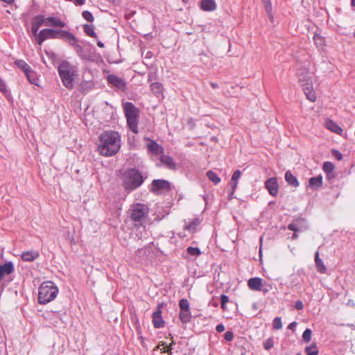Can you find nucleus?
Segmentation results:
<instances>
[{"label":"nucleus","instance_id":"obj_1","mask_svg":"<svg viewBox=\"0 0 355 355\" xmlns=\"http://www.w3.org/2000/svg\"><path fill=\"white\" fill-rule=\"evenodd\" d=\"M98 150L99 153L105 157L115 155L121 148V136L114 130L103 132L99 137Z\"/></svg>","mask_w":355,"mask_h":355},{"label":"nucleus","instance_id":"obj_2","mask_svg":"<svg viewBox=\"0 0 355 355\" xmlns=\"http://www.w3.org/2000/svg\"><path fill=\"white\" fill-rule=\"evenodd\" d=\"M59 76L63 85L71 89L74 85V78L77 76V67L72 65L68 61L63 60L58 67Z\"/></svg>","mask_w":355,"mask_h":355},{"label":"nucleus","instance_id":"obj_3","mask_svg":"<svg viewBox=\"0 0 355 355\" xmlns=\"http://www.w3.org/2000/svg\"><path fill=\"white\" fill-rule=\"evenodd\" d=\"M58 293V288L51 281L43 282L39 287L38 302L46 304L53 300Z\"/></svg>","mask_w":355,"mask_h":355},{"label":"nucleus","instance_id":"obj_4","mask_svg":"<svg viewBox=\"0 0 355 355\" xmlns=\"http://www.w3.org/2000/svg\"><path fill=\"white\" fill-rule=\"evenodd\" d=\"M297 76L307 99L311 102H315L316 100V95L313 91V85L309 76V70L306 68L297 69Z\"/></svg>","mask_w":355,"mask_h":355},{"label":"nucleus","instance_id":"obj_5","mask_svg":"<svg viewBox=\"0 0 355 355\" xmlns=\"http://www.w3.org/2000/svg\"><path fill=\"white\" fill-rule=\"evenodd\" d=\"M124 114L130 130L138 133L139 110L132 103L126 102L123 105Z\"/></svg>","mask_w":355,"mask_h":355},{"label":"nucleus","instance_id":"obj_6","mask_svg":"<svg viewBox=\"0 0 355 355\" xmlns=\"http://www.w3.org/2000/svg\"><path fill=\"white\" fill-rule=\"evenodd\" d=\"M144 182V178L141 173L135 169H129L125 174L124 184L127 190H134L140 187Z\"/></svg>","mask_w":355,"mask_h":355},{"label":"nucleus","instance_id":"obj_7","mask_svg":"<svg viewBox=\"0 0 355 355\" xmlns=\"http://www.w3.org/2000/svg\"><path fill=\"white\" fill-rule=\"evenodd\" d=\"M129 211L131 219L135 222L140 223L149 213L148 206L141 203L133 204Z\"/></svg>","mask_w":355,"mask_h":355},{"label":"nucleus","instance_id":"obj_8","mask_svg":"<svg viewBox=\"0 0 355 355\" xmlns=\"http://www.w3.org/2000/svg\"><path fill=\"white\" fill-rule=\"evenodd\" d=\"M171 189L170 182L164 180H154L151 184V191L158 192L160 191H168Z\"/></svg>","mask_w":355,"mask_h":355},{"label":"nucleus","instance_id":"obj_9","mask_svg":"<svg viewBox=\"0 0 355 355\" xmlns=\"http://www.w3.org/2000/svg\"><path fill=\"white\" fill-rule=\"evenodd\" d=\"M107 80L109 84L118 88L119 89L124 90L126 87L125 81L122 78L116 75L110 74L107 76Z\"/></svg>","mask_w":355,"mask_h":355},{"label":"nucleus","instance_id":"obj_10","mask_svg":"<svg viewBox=\"0 0 355 355\" xmlns=\"http://www.w3.org/2000/svg\"><path fill=\"white\" fill-rule=\"evenodd\" d=\"M288 229L293 232H302L307 229L306 220L302 218L295 219L288 225Z\"/></svg>","mask_w":355,"mask_h":355},{"label":"nucleus","instance_id":"obj_11","mask_svg":"<svg viewBox=\"0 0 355 355\" xmlns=\"http://www.w3.org/2000/svg\"><path fill=\"white\" fill-rule=\"evenodd\" d=\"M265 187L269 193L272 196H276L278 193L279 186L276 178H270L265 182Z\"/></svg>","mask_w":355,"mask_h":355},{"label":"nucleus","instance_id":"obj_12","mask_svg":"<svg viewBox=\"0 0 355 355\" xmlns=\"http://www.w3.org/2000/svg\"><path fill=\"white\" fill-rule=\"evenodd\" d=\"M148 141L146 144L148 152L155 155H162L164 153V148L162 146L159 145L156 141L147 139Z\"/></svg>","mask_w":355,"mask_h":355},{"label":"nucleus","instance_id":"obj_13","mask_svg":"<svg viewBox=\"0 0 355 355\" xmlns=\"http://www.w3.org/2000/svg\"><path fill=\"white\" fill-rule=\"evenodd\" d=\"M44 25L46 26H58L63 28L66 26V24L61 21L60 19L54 17H45L43 15Z\"/></svg>","mask_w":355,"mask_h":355},{"label":"nucleus","instance_id":"obj_14","mask_svg":"<svg viewBox=\"0 0 355 355\" xmlns=\"http://www.w3.org/2000/svg\"><path fill=\"white\" fill-rule=\"evenodd\" d=\"M44 25L43 15H38L35 16L31 23V32L34 35H37L38 30L41 26Z\"/></svg>","mask_w":355,"mask_h":355},{"label":"nucleus","instance_id":"obj_15","mask_svg":"<svg viewBox=\"0 0 355 355\" xmlns=\"http://www.w3.org/2000/svg\"><path fill=\"white\" fill-rule=\"evenodd\" d=\"M200 7L203 11L211 12L216 9L217 5L215 0H202Z\"/></svg>","mask_w":355,"mask_h":355},{"label":"nucleus","instance_id":"obj_16","mask_svg":"<svg viewBox=\"0 0 355 355\" xmlns=\"http://www.w3.org/2000/svg\"><path fill=\"white\" fill-rule=\"evenodd\" d=\"M263 279L260 277H252L248 279V286L252 291H259Z\"/></svg>","mask_w":355,"mask_h":355},{"label":"nucleus","instance_id":"obj_17","mask_svg":"<svg viewBox=\"0 0 355 355\" xmlns=\"http://www.w3.org/2000/svg\"><path fill=\"white\" fill-rule=\"evenodd\" d=\"M322 176L319 175L316 177H312L309 180V186L313 190H317L322 187Z\"/></svg>","mask_w":355,"mask_h":355},{"label":"nucleus","instance_id":"obj_18","mask_svg":"<svg viewBox=\"0 0 355 355\" xmlns=\"http://www.w3.org/2000/svg\"><path fill=\"white\" fill-rule=\"evenodd\" d=\"M153 324L155 328H161L164 327V321L162 316V311L158 309L153 314Z\"/></svg>","mask_w":355,"mask_h":355},{"label":"nucleus","instance_id":"obj_19","mask_svg":"<svg viewBox=\"0 0 355 355\" xmlns=\"http://www.w3.org/2000/svg\"><path fill=\"white\" fill-rule=\"evenodd\" d=\"M46 40L59 39L60 37V30H54L51 28H44L42 31Z\"/></svg>","mask_w":355,"mask_h":355},{"label":"nucleus","instance_id":"obj_20","mask_svg":"<svg viewBox=\"0 0 355 355\" xmlns=\"http://www.w3.org/2000/svg\"><path fill=\"white\" fill-rule=\"evenodd\" d=\"M14 271V266L12 262H7L0 265V279H3L6 275H10Z\"/></svg>","mask_w":355,"mask_h":355},{"label":"nucleus","instance_id":"obj_21","mask_svg":"<svg viewBox=\"0 0 355 355\" xmlns=\"http://www.w3.org/2000/svg\"><path fill=\"white\" fill-rule=\"evenodd\" d=\"M315 263L317 270L322 274L327 272V267L325 266L323 261L319 257V252L316 251L315 253Z\"/></svg>","mask_w":355,"mask_h":355},{"label":"nucleus","instance_id":"obj_22","mask_svg":"<svg viewBox=\"0 0 355 355\" xmlns=\"http://www.w3.org/2000/svg\"><path fill=\"white\" fill-rule=\"evenodd\" d=\"M325 125L327 129L333 132H335L339 135H342L343 130V129L332 120H327L325 123Z\"/></svg>","mask_w":355,"mask_h":355},{"label":"nucleus","instance_id":"obj_23","mask_svg":"<svg viewBox=\"0 0 355 355\" xmlns=\"http://www.w3.org/2000/svg\"><path fill=\"white\" fill-rule=\"evenodd\" d=\"M150 90L157 97L163 96V85L159 82H153L150 83Z\"/></svg>","mask_w":355,"mask_h":355},{"label":"nucleus","instance_id":"obj_24","mask_svg":"<svg viewBox=\"0 0 355 355\" xmlns=\"http://www.w3.org/2000/svg\"><path fill=\"white\" fill-rule=\"evenodd\" d=\"M160 161L169 169L175 170L176 168L175 163L171 157L162 155L160 157Z\"/></svg>","mask_w":355,"mask_h":355},{"label":"nucleus","instance_id":"obj_25","mask_svg":"<svg viewBox=\"0 0 355 355\" xmlns=\"http://www.w3.org/2000/svg\"><path fill=\"white\" fill-rule=\"evenodd\" d=\"M40 254L37 251H27L21 254V259L25 261H33L39 257Z\"/></svg>","mask_w":355,"mask_h":355},{"label":"nucleus","instance_id":"obj_26","mask_svg":"<svg viewBox=\"0 0 355 355\" xmlns=\"http://www.w3.org/2000/svg\"><path fill=\"white\" fill-rule=\"evenodd\" d=\"M285 180L291 187H297L300 184L297 178L290 171L286 172Z\"/></svg>","mask_w":355,"mask_h":355},{"label":"nucleus","instance_id":"obj_27","mask_svg":"<svg viewBox=\"0 0 355 355\" xmlns=\"http://www.w3.org/2000/svg\"><path fill=\"white\" fill-rule=\"evenodd\" d=\"M60 38L65 39L70 45L72 46V44L77 43L76 37L69 31L60 30Z\"/></svg>","mask_w":355,"mask_h":355},{"label":"nucleus","instance_id":"obj_28","mask_svg":"<svg viewBox=\"0 0 355 355\" xmlns=\"http://www.w3.org/2000/svg\"><path fill=\"white\" fill-rule=\"evenodd\" d=\"M200 222L201 221L199 218H195L192 222L187 224L184 226V229L191 232H194L196 230V227L200 225Z\"/></svg>","mask_w":355,"mask_h":355},{"label":"nucleus","instance_id":"obj_29","mask_svg":"<svg viewBox=\"0 0 355 355\" xmlns=\"http://www.w3.org/2000/svg\"><path fill=\"white\" fill-rule=\"evenodd\" d=\"M83 30L87 35L96 39L98 37L96 33L94 31V26L89 24H85L83 26Z\"/></svg>","mask_w":355,"mask_h":355},{"label":"nucleus","instance_id":"obj_30","mask_svg":"<svg viewBox=\"0 0 355 355\" xmlns=\"http://www.w3.org/2000/svg\"><path fill=\"white\" fill-rule=\"evenodd\" d=\"M15 64L20 68L24 73L29 72L31 67L23 60H17L15 62Z\"/></svg>","mask_w":355,"mask_h":355},{"label":"nucleus","instance_id":"obj_31","mask_svg":"<svg viewBox=\"0 0 355 355\" xmlns=\"http://www.w3.org/2000/svg\"><path fill=\"white\" fill-rule=\"evenodd\" d=\"M72 46L75 49L77 54L83 60H88V56L84 53L83 48L78 43L72 44Z\"/></svg>","mask_w":355,"mask_h":355},{"label":"nucleus","instance_id":"obj_32","mask_svg":"<svg viewBox=\"0 0 355 355\" xmlns=\"http://www.w3.org/2000/svg\"><path fill=\"white\" fill-rule=\"evenodd\" d=\"M241 173L239 170H236L232 177V193L234 192L237 187V180L241 177Z\"/></svg>","mask_w":355,"mask_h":355},{"label":"nucleus","instance_id":"obj_33","mask_svg":"<svg viewBox=\"0 0 355 355\" xmlns=\"http://www.w3.org/2000/svg\"><path fill=\"white\" fill-rule=\"evenodd\" d=\"M179 318L182 322H189L191 318L190 311H180Z\"/></svg>","mask_w":355,"mask_h":355},{"label":"nucleus","instance_id":"obj_34","mask_svg":"<svg viewBox=\"0 0 355 355\" xmlns=\"http://www.w3.org/2000/svg\"><path fill=\"white\" fill-rule=\"evenodd\" d=\"M262 2L264 5V8L268 14V16L270 17L271 21H272V20H273V16L272 14V4L270 2V0H262Z\"/></svg>","mask_w":355,"mask_h":355},{"label":"nucleus","instance_id":"obj_35","mask_svg":"<svg viewBox=\"0 0 355 355\" xmlns=\"http://www.w3.org/2000/svg\"><path fill=\"white\" fill-rule=\"evenodd\" d=\"M313 41L315 45L320 49H322L325 44L324 38L317 33H315L313 36Z\"/></svg>","mask_w":355,"mask_h":355},{"label":"nucleus","instance_id":"obj_36","mask_svg":"<svg viewBox=\"0 0 355 355\" xmlns=\"http://www.w3.org/2000/svg\"><path fill=\"white\" fill-rule=\"evenodd\" d=\"M207 177L210 181L214 182L215 184H218L220 182V178L215 172L212 171H208L207 172Z\"/></svg>","mask_w":355,"mask_h":355},{"label":"nucleus","instance_id":"obj_37","mask_svg":"<svg viewBox=\"0 0 355 355\" xmlns=\"http://www.w3.org/2000/svg\"><path fill=\"white\" fill-rule=\"evenodd\" d=\"M26 76L27 77V79L28 81L33 85H37V78L35 77V73L32 70V69H30V73H26Z\"/></svg>","mask_w":355,"mask_h":355},{"label":"nucleus","instance_id":"obj_38","mask_svg":"<svg viewBox=\"0 0 355 355\" xmlns=\"http://www.w3.org/2000/svg\"><path fill=\"white\" fill-rule=\"evenodd\" d=\"M305 352L306 355H318V350L315 344H312L310 346H307L305 348Z\"/></svg>","mask_w":355,"mask_h":355},{"label":"nucleus","instance_id":"obj_39","mask_svg":"<svg viewBox=\"0 0 355 355\" xmlns=\"http://www.w3.org/2000/svg\"><path fill=\"white\" fill-rule=\"evenodd\" d=\"M335 166L331 162H324L322 166V169L326 173H331L334 171Z\"/></svg>","mask_w":355,"mask_h":355},{"label":"nucleus","instance_id":"obj_40","mask_svg":"<svg viewBox=\"0 0 355 355\" xmlns=\"http://www.w3.org/2000/svg\"><path fill=\"white\" fill-rule=\"evenodd\" d=\"M272 289V284L263 280L262 286H261V289H259V291H261L263 292V293L266 294L268 292H270Z\"/></svg>","mask_w":355,"mask_h":355},{"label":"nucleus","instance_id":"obj_41","mask_svg":"<svg viewBox=\"0 0 355 355\" xmlns=\"http://www.w3.org/2000/svg\"><path fill=\"white\" fill-rule=\"evenodd\" d=\"M180 311H190L189 302L187 299H181L179 302Z\"/></svg>","mask_w":355,"mask_h":355},{"label":"nucleus","instance_id":"obj_42","mask_svg":"<svg viewBox=\"0 0 355 355\" xmlns=\"http://www.w3.org/2000/svg\"><path fill=\"white\" fill-rule=\"evenodd\" d=\"M272 327L275 330H279L282 328V323L280 317H276L272 321Z\"/></svg>","mask_w":355,"mask_h":355},{"label":"nucleus","instance_id":"obj_43","mask_svg":"<svg viewBox=\"0 0 355 355\" xmlns=\"http://www.w3.org/2000/svg\"><path fill=\"white\" fill-rule=\"evenodd\" d=\"M188 254L191 256H198L201 254V252L198 248L189 247L187 249Z\"/></svg>","mask_w":355,"mask_h":355},{"label":"nucleus","instance_id":"obj_44","mask_svg":"<svg viewBox=\"0 0 355 355\" xmlns=\"http://www.w3.org/2000/svg\"><path fill=\"white\" fill-rule=\"evenodd\" d=\"M311 330L310 329H306L303 332L302 338L305 343L310 342L311 339Z\"/></svg>","mask_w":355,"mask_h":355},{"label":"nucleus","instance_id":"obj_45","mask_svg":"<svg viewBox=\"0 0 355 355\" xmlns=\"http://www.w3.org/2000/svg\"><path fill=\"white\" fill-rule=\"evenodd\" d=\"M82 16L86 21L89 22H92L94 19L92 14L88 10L83 11L82 13Z\"/></svg>","mask_w":355,"mask_h":355},{"label":"nucleus","instance_id":"obj_46","mask_svg":"<svg viewBox=\"0 0 355 355\" xmlns=\"http://www.w3.org/2000/svg\"><path fill=\"white\" fill-rule=\"evenodd\" d=\"M274 346V340L272 338H268L263 343V347L266 350L270 349Z\"/></svg>","mask_w":355,"mask_h":355},{"label":"nucleus","instance_id":"obj_47","mask_svg":"<svg viewBox=\"0 0 355 355\" xmlns=\"http://www.w3.org/2000/svg\"><path fill=\"white\" fill-rule=\"evenodd\" d=\"M35 36L36 42L39 45H42L43 42L44 40H46L45 37L44 36L43 33H42V31H40L39 33H37V35H35Z\"/></svg>","mask_w":355,"mask_h":355},{"label":"nucleus","instance_id":"obj_48","mask_svg":"<svg viewBox=\"0 0 355 355\" xmlns=\"http://www.w3.org/2000/svg\"><path fill=\"white\" fill-rule=\"evenodd\" d=\"M157 76L156 72L151 71L148 75V81L149 83H152L153 81L157 80Z\"/></svg>","mask_w":355,"mask_h":355},{"label":"nucleus","instance_id":"obj_49","mask_svg":"<svg viewBox=\"0 0 355 355\" xmlns=\"http://www.w3.org/2000/svg\"><path fill=\"white\" fill-rule=\"evenodd\" d=\"M224 338L227 340V341H231L233 340L234 338V334L233 332L230 331H226L225 333V335H224Z\"/></svg>","mask_w":355,"mask_h":355},{"label":"nucleus","instance_id":"obj_50","mask_svg":"<svg viewBox=\"0 0 355 355\" xmlns=\"http://www.w3.org/2000/svg\"><path fill=\"white\" fill-rule=\"evenodd\" d=\"M174 344L173 342H172L169 345H167L166 344H163V345H164V352H166V353H168V354H172V345Z\"/></svg>","mask_w":355,"mask_h":355},{"label":"nucleus","instance_id":"obj_51","mask_svg":"<svg viewBox=\"0 0 355 355\" xmlns=\"http://www.w3.org/2000/svg\"><path fill=\"white\" fill-rule=\"evenodd\" d=\"M221 305L226 304L229 302V297L223 294L220 297Z\"/></svg>","mask_w":355,"mask_h":355},{"label":"nucleus","instance_id":"obj_52","mask_svg":"<svg viewBox=\"0 0 355 355\" xmlns=\"http://www.w3.org/2000/svg\"><path fill=\"white\" fill-rule=\"evenodd\" d=\"M0 91L3 93L7 92V87L4 81L0 78Z\"/></svg>","mask_w":355,"mask_h":355},{"label":"nucleus","instance_id":"obj_53","mask_svg":"<svg viewBox=\"0 0 355 355\" xmlns=\"http://www.w3.org/2000/svg\"><path fill=\"white\" fill-rule=\"evenodd\" d=\"M332 154L338 160L343 159V155L337 150H333Z\"/></svg>","mask_w":355,"mask_h":355},{"label":"nucleus","instance_id":"obj_54","mask_svg":"<svg viewBox=\"0 0 355 355\" xmlns=\"http://www.w3.org/2000/svg\"><path fill=\"white\" fill-rule=\"evenodd\" d=\"M295 307L297 310H302L304 308V304H303V303H302V302L301 300H297L295 302Z\"/></svg>","mask_w":355,"mask_h":355},{"label":"nucleus","instance_id":"obj_55","mask_svg":"<svg viewBox=\"0 0 355 355\" xmlns=\"http://www.w3.org/2000/svg\"><path fill=\"white\" fill-rule=\"evenodd\" d=\"M216 330L218 331V332H223L225 331V326L222 324H218L216 327Z\"/></svg>","mask_w":355,"mask_h":355},{"label":"nucleus","instance_id":"obj_56","mask_svg":"<svg viewBox=\"0 0 355 355\" xmlns=\"http://www.w3.org/2000/svg\"><path fill=\"white\" fill-rule=\"evenodd\" d=\"M296 326H297V322H293L289 324L288 328L289 329L294 330L295 328L296 327Z\"/></svg>","mask_w":355,"mask_h":355},{"label":"nucleus","instance_id":"obj_57","mask_svg":"<svg viewBox=\"0 0 355 355\" xmlns=\"http://www.w3.org/2000/svg\"><path fill=\"white\" fill-rule=\"evenodd\" d=\"M188 124L190 125V128L192 129L195 126V123L193 119L190 118L188 119Z\"/></svg>","mask_w":355,"mask_h":355},{"label":"nucleus","instance_id":"obj_58","mask_svg":"<svg viewBox=\"0 0 355 355\" xmlns=\"http://www.w3.org/2000/svg\"><path fill=\"white\" fill-rule=\"evenodd\" d=\"M74 3L76 6H82L85 4V0H74Z\"/></svg>","mask_w":355,"mask_h":355},{"label":"nucleus","instance_id":"obj_59","mask_svg":"<svg viewBox=\"0 0 355 355\" xmlns=\"http://www.w3.org/2000/svg\"><path fill=\"white\" fill-rule=\"evenodd\" d=\"M326 174H327V178L329 180H331V179H333V178H335V175H334V171H333V172H331V173H326Z\"/></svg>","mask_w":355,"mask_h":355},{"label":"nucleus","instance_id":"obj_60","mask_svg":"<svg viewBox=\"0 0 355 355\" xmlns=\"http://www.w3.org/2000/svg\"><path fill=\"white\" fill-rule=\"evenodd\" d=\"M87 83H82V84L80 85V90H81L82 93H85H85L87 92V91L85 90V89H84V85H87Z\"/></svg>","mask_w":355,"mask_h":355},{"label":"nucleus","instance_id":"obj_61","mask_svg":"<svg viewBox=\"0 0 355 355\" xmlns=\"http://www.w3.org/2000/svg\"><path fill=\"white\" fill-rule=\"evenodd\" d=\"M210 85H211V87L213 89H216V88H218V84H217V83H213V82H211V83H210Z\"/></svg>","mask_w":355,"mask_h":355},{"label":"nucleus","instance_id":"obj_62","mask_svg":"<svg viewBox=\"0 0 355 355\" xmlns=\"http://www.w3.org/2000/svg\"><path fill=\"white\" fill-rule=\"evenodd\" d=\"M97 46L100 48H103L104 47V44L101 42V41H98L97 42Z\"/></svg>","mask_w":355,"mask_h":355},{"label":"nucleus","instance_id":"obj_63","mask_svg":"<svg viewBox=\"0 0 355 355\" xmlns=\"http://www.w3.org/2000/svg\"><path fill=\"white\" fill-rule=\"evenodd\" d=\"M297 232H294V233L293 234V235H292V239H296L298 237V235H297Z\"/></svg>","mask_w":355,"mask_h":355},{"label":"nucleus","instance_id":"obj_64","mask_svg":"<svg viewBox=\"0 0 355 355\" xmlns=\"http://www.w3.org/2000/svg\"><path fill=\"white\" fill-rule=\"evenodd\" d=\"M352 5L355 7V0H352Z\"/></svg>","mask_w":355,"mask_h":355}]
</instances>
